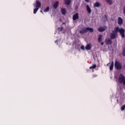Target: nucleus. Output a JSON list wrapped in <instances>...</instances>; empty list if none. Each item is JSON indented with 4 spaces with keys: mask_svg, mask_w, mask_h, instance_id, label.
Returning a JSON list of instances; mask_svg holds the SVG:
<instances>
[{
    "mask_svg": "<svg viewBox=\"0 0 125 125\" xmlns=\"http://www.w3.org/2000/svg\"><path fill=\"white\" fill-rule=\"evenodd\" d=\"M118 32H119L122 38H125V30L124 28L120 29L119 27H116L114 28V30L112 31V33H110V39H115L117 37H118Z\"/></svg>",
    "mask_w": 125,
    "mask_h": 125,
    "instance_id": "nucleus-1",
    "label": "nucleus"
},
{
    "mask_svg": "<svg viewBox=\"0 0 125 125\" xmlns=\"http://www.w3.org/2000/svg\"><path fill=\"white\" fill-rule=\"evenodd\" d=\"M90 32V33H93L94 30L91 27H86L82 29V30L79 31L80 34H85L87 32Z\"/></svg>",
    "mask_w": 125,
    "mask_h": 125,
    "instance_id": "nucleus-2",
    "label": "nucleus"
},
{
    "mask_svg": "<svg viewBox=\"0 0 125 125\" xmlns=\"http://www.w3.org/2000/svg\"><path fill=\"white\" fill-rule=\"evenodd\" d=\"M114 67L116 70H121L122 68H123L122 63H120V62L117 61H116L115 62Z\"/></svg>",
    "mask_w": 125,
    "mask_h": 125,
    "instance_id": "nucleus-3",
    "label": "nucleus"
},
{
    "mask_svg": "<svg viewBox=\"0 0 125 125\" xmlns=\"http://www.w3.org/2000/svg\"><path fill=\"white\" fill-rule=\"evenodd\" d=\"M119 83H123L125 85V77L123 74H121L118 79Z\"/></svg>",
    "mask_w": 125,
    "mask_h": 125,
    "instance_id": "nucleus-4",
    "label": "nucleus"
},
{
    "mask_svg": "<svg viewBox=\"0 0 125 125\" xmlns=\"http://www.w3.org/2000/svg\"><path fill=\"white\" fill-rule=\"evenodd\" d=\"M112 39L110 38H106L105 40V44H107V45H111L112 43H113V41H112Z\"/></svg>",
    "mask_w": 125,
    "mask_h": 125,
    "instance_id": "nucleus-5",
    "label": "nucleus"
},
{
    "mask_svg": "<svg viewBox=\"0 0 125 125\" xmlns=\"http://www.w3.org/2000/svg\"><path fill=\"white\" fill-rule=\"evenodd\" d=\"M106 29H107V26H104L100 27L98 30L99 32H102L106 31Z\"/></svg>",
    "mask_w": 125,
    "mask_h": 125,
    "instance_id": "nucleus-6",
    "label": "nucleus"
},
{
    "mask_svg": "<svg viewBox=\"0 0 125 125\" xmlns=\"http://www.w3.org/2000/svg\"><path fill=\"white\" fill-rule=\"evenodd\" d=\"M42 6V3L39 1H37L36 3V8L39 9Z\"/></svg>",
    "mask_w": 125,
    "mask_h": 125,
    "instance_id": "nucleus-7",
    "label": "nucleus"
},
{
    "mask_svg": "<svg viewBox=\"0 0 125 125\" xmlns=\"http://www.w3.org/2000/svg\"><path fill=\"white\" fill-rule=\"evenodd\" d=\"M59 6V1H56L53 4L54 9H57Z\"/></svg>",
    "mask_w": 125,
    "mask_h": 125,
    "instance_id": "nucleus-8",
    "label": "nucleus"
},
{
    "mask_svg": "<svg viewBox=\"0 0 125 125\" xmlns=\"http://www.w3.org/2000/svg\"><path fill=\"white\" fill-rule=\"evenodd\" d=\"M79 19V13H76L75 15L73 16V20H77Z\"/></svg>",
    "mask_w": 125,
    "mask_h": 125,
    "instance_id": "nucleus-9",
    "label": "nucleus"
},
{
    "mask_svg": "<svg viewBox=\"0 0 125 125\" xmlns=\"http://www.w3.org/2000/svg\"><path fill=\"white\" fill-rule=\"evenodd\" d=\"M123 22H124V21L123 20V19L121 17H119L118 21L119 25H122Z\"/></svg>",
    "mask_w": 125,
    "mask_h": 125,
    "instance_id": "nucleus-10",
    "label": "nucleus"
},
{
    "mask_svg": "<svg viewBox=\"0 0 125 125\" xmlns=\"http://www.w3.org/2000/svg\"><path fill=\"white\" fill-rule=\"evenodd\" d=\"M85 48L86 50H90V49H91V46L90 43L87 44Z\"/></svg>",
    "mask_w": 125,
    "mask_h": 125,
    "instance_id": "nucleus-11",
    "label": "nucleus"
},
{
    "mask_svg": "<svg viewBox=\"0 0 125 125\" xmlns=\"http://www.w3.org/2000/svg\"><path fill=\"white\" fill-rule=\"evenodd\" d=\"M86 10L89 14H90L91 13V8H90L89 6L88 5H87L86 6Z\"/></svg>",
    "mask_w": 125,
    "mask_h": 125,
    "instance_id": "nucleus-12",
    "label": "nucleus"
},
{
    "mask_svg": "<svg viewBox=\"0 0 125 125\" xmlns=\"http://www.w3.org/2000/svg\"><path fill=\"white\" fill-rule=\"evenodd\" d=\"M65 5H70L71 4V0H64Z\"/></svg>",
    "mask_w": 125,
    "mask_h": 125,
    "instance_id": "nucleus-13",
    "label": "nucleus"
},
{
    "mask_svg": "<svg viewBox=\"0 0 125 125\" xmlns=\"http://www.w3.org/2000/svg\"><path fill=\"white\" fill-rule=\"evenodd\" d=\"M61 11L62 14V15H66V9H65L64 8H62L61 9Z\"/></svg>",
    "mask_w": 125,
    "mask_h": 125,
    "instance_id": "nucleus-14",
    "label": "nucleus"
},
{
    "mask_svg": "<svg viewBox=\"0 0 125 125\" xmlns=\"http://www.w3.org/2000/svg\"><path fill=\"white\" fill-rule=\"evenodd\" d=\"M113 68H114V62H112L111 64L109 67V70L112 71L113 70Z\"/></svg>",
    "mask_w": 125,
    "mask_h": 125,
    "instance_id": "nucleus-15",
    "label": "nucleus"
},
{
    "mask_svg": "<svg viewBox=\"0 0 125 125\" xmlns=\"http://www.w3.org/2000/svg\"><path fill=\"white\" fill-rule=\"evenodd\" d=\"M101 41H102V35H99V38H98V42H101Z\"/></svg>",
    "mask_w": 125,
    "mask_h": 125,
    "instance_id": "nucleus-16",
    "label": "nucleus"
},
{
    "mask_svg": "<svg viewBox=\"0 0 125 125\" xmlns=\"http://www.w3.org/2000/svg\"><path fill=\"white\" fill-rule=\"evenodd\" d=\"M100 6V3H99V2H96L94 4V7H99Z\"/></svg>",
    "mask_w": 125,
    "mask_h": 125,
    "instance_id": "nucleus-17",
    "label": "nucleus"
},
{
    "mask_svg": "<svg viewBox=\"0 0 125 125\" xmlns=\"http://www.w3.org/2000/svg\"><path fill=\"white\" fill-rule=\"evenodd\" d=\"M107 3H108V4H109V5H112L113 2L112 1V0H106Z\"/></svg>",
    "mask_w": 125,
    "mask_h": 125,
    "instance_id": "nucleus-18",
    "label": "nucleus"
},
{
    "mask_svg": "<svg viewBox=\"0 0 125 125\" xmlns=\"http://www.w3.org/2000/svg\"><path fill=\"white\" fill-rule=\"evenodd\" d=\"M49 11V7H47L45 9L43 10V12H48Z\"/></svg>",
    "mask_w": 125,
    "mask_h": 125,
    "instance_id": "nucleus-19",
    "label": "nucleus"
},
{
    "mask_svg": "<svg viewBox=\"0 0 125 125\" xmlns=\"http://www.w3.org/2000/svg\"><path fill=\"white\" fill-rule=\"evenodd\" d=\"M39 10V8H36L34 9L33 13L34 14H36L37 13V11Z\"/></svg>",
    "mask_w": 125,
    "mask_h": 125,
    "instance_id": "nucleus-20",
    "label": "nucleus"
},
{
    "mask_svg": "<svg viewBox=\"0 0 125 125\" xmlns=\"http://www.w3.org/2000/svg\"><path fill=\"white\" fill-rule=\"evenodd\" d=\"M96 68V64H94L89 67V69H95Z\"/></svg>",
    "mask_w": 125,
    "mask_h": 125,
    "instance_id": "nucleus-21",
    "label": "nucleus"
},
{
    "mask_svg": "<svg viewBox=\"0 0 125 125\" xmlns=\"http://www.w3.org/2000/svg\"><path fill=\"white\" fill-rule=\"evenodd\" d=\"M104 22L108 21V18L107 17V16H106V15H104Z\"/></svg>",
    "mask_w": 125,
    "mask_h": 125,
    "instance_id": "nucleus-22",
    "label": "nucleus"
},
{
    "mask_svg": "<svg viewBox=\"0 0 125 125\" xmlns=\"http://www.w3.org/2000/svg\"><path fill=\"white\" fill-rule=\"evenodd\" d=\"M58 30L60 32H62V31H63V27H59Z\"/></svg>",
    "mask_w": 125,
    "mask_h": 125,
    "instance_id": "nucleus-23",
    "label": "nucleus"
},
{
    "mask_svg": "<svg viewBox=\"0 0 125 125\" xmlns=\"http://www.w3.org/2000/svg\"><path fill=\"white\" fill-rule=\"evenodd\" d=\"M123 56L125 57V48H124L123 50Z\"/></svg>",
    "mask_w": 125,
    "mask_h": 125,
    "instance_id": "nucleus-24",
    "label": "nucleus"
},
{
    "mask_svg": "<svg viewBox=\"0 0 125 125\" xmlns=\"http://www.w3.org/2000/svg\"><path fill=\"white\" fill-rule=\"evenodd\" d=\"M125 104H124L121 106V111H124V110H125Z\"/></svg>",
    "mask_w": 125,
    "mask_h": 125,
    "instance_id": "nucleus-25",
    "label": "nucleus"
},
{
    "mask_svg": "<svg viewBox=\"0 0 125 125\" xmlns=\"http://www.w3.org/2000/svg\"><path fill=\"white\" fill-rule=\"evenodd\" d=\"M81 49H82V50H84V46L82 45V46L81 47Z\"/></svg>",
    "mask_w": 125,
    "mask_h": 125,
    "instance_id": "nucleus-26",
    "label": "nucleus"
},
{
    "mask_svg": "<svg viewBox=\"0 0 125 125\" xmlns=\"http://www.w3.org/2000/svg\"><path fill=\"white\" fill-rule=\"evenodd\" d=\"M94 77H97V75H93V78H94Z\"/></svg>",
    "mask_w": 125,
    "mask_h": 125,
    "instance_id": "nucleus-27",
    "label": "nucleus"
},
{
    "mask_svg": "<svg viewBox=\"0 0 125 125\" xmlns=\"http://www.w3.org/2000/svg\"><path fill=\"white\" fill-rule=\"evenodd\" d=\"M86 2H88L89 1V0H84Z\"/></svg>",
    "mask_w": 125,
    "mask_h": 125,
    "instance_id": "nucleus-28",
    "label": "nucleus"
},
{
    "mask_svg": "<svg viewBox=\"0 0 125 125\" xmlns=\"http://www.w3.org/2000/svg\"><path fill=\"white\" fill-rule=\"evenodd\" d=\"M101 45H103V44H104V42H102L101 43Z\"/></svg>",
    "mask_w": 125,
    "mask_h": 125,
    "instance_id": "nucleus-29",
    "label": "nucleus"
},
{
    "mask_svg": "<svg viewBox=\"0 0 125 125\" xmlns=\"http://www.w3.org/2000/svg\"><path fill=\"white\" fill-rule=\"evenodd\" d=\"M40 12H41V13H42V14H43V12H42V11L41 10V11H40Z\"/></svg>",
    "mask_w": 125,
    "mask_h": 125,
    "instance_id": "nucleus-30",
    "label": "nucleus"
},
{
    "mask_svg": "<svg viewBox=\"0 0 125 125\" xmlns=\"http://www.w3.org/2000/svg\"><path fill=\"white\" fill-rule=\"evenodd\" d=\"M66 24V22H62V25H65Z\"/></svg>",
    "mask_w": 125,
    "mask_h": 125,
    "instance_id": "nucleus-31",
    "label": "nucleus"
},
{
    "mask_svg": "<svg viewBox=\"0 0 125 125\" xmlns=\"http://www.w3.org/2000/svg\"><path fill=\"white\" fill-rule=\"evenodd\" d=\"M107 65H109V63H107Z\"/></svg>",
    "mask_w": 125,
    "mask_h": 125,
    "instance_id": "nucleus-32",
    "label": "nucleus"
}]
</instances>
